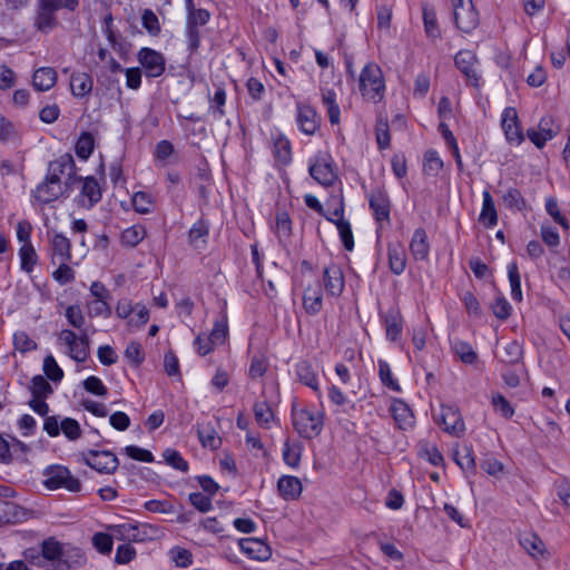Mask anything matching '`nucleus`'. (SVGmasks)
I'll list each match as a JSON object with an SVG mask.
<instances>
[{
    "mask_svg": "<svg viewBox=\"0 0 570 570\" xmlns=\"http://www.w3.org/2000/svg\"><path fill=\"white\" fill-rule=\"evenodd\" d=\"M292 422L294 430L303 439H314L321 434L324 428V412L308 407L292 409Z\"/></svg>",
    "mask_w": 570,
    "mask_h": 570,
    "instance_id": "obj_1",
    "label": "nucleus"
},
{
    "mask_svg": "<svg viewBox=\"0 0 570 570\" xmlns=\"http://www.w3.org/2000/svg\"><path fill=\"white\" fill-rule=\"evenodd\" d=\"M358 89L363 98L380 102L384 98L385 81L381 68L374 63H366L358 77Z\"/></svg>",
    "mask_w": 570,
    "mask_h": 570,
    "instance_id": "obj_2",
    "label": "nucleus"
},
{
    "mask_svg": "<svg viewBox=\"0 0 570 570\" xmlns=\"http://www.w3.org/2000/svg\"><path fill=\"white\" fill-rule=\"evenodd\" d=\"M43 485L48 490L66 489L70 492H79L81 482L73 476L70 470L63 465H49L43 470Z\"/></svg>",
    "mask_w": 570,
    "mask_h": 570,
    "instance_id": "obj_3",
    "label": "nucleus"
},
{
    "mask_svg": "<svg viewBox=\"0 0 570 570\" xmlns=\"http://www.w3.org/2000/svg\"><path fill=\"white\" fill-rule=\"evenodd\" d=\"M47 174L58 183H62L69 190L78 180H81V177L77 175V166L70 154H63L50 161Z\"/></svg>",
    "mask_w": 570,
    "mask_h": 570,
    "instance_id": "obj_4",
    "label": "nucleus"
},
{
    "mask_svg": "<svg viewBox=\"0 0 570 570\" xmlns=\"http://www.w3.org/2000/svg\"><path fill=\"white\" fill-rule=\"evenodd\" d=\"M59 342L68 346V355L77 363L87 361L90 353V337L86 330L77 335L71 330H62L58 334Z\"/></svg>",
    "mask_w": 570,
    "mask_h": 570,
    "instance_id": "obj_5",
    "label": "nucleus"
},
{
    "mask_svg": "<svg viewBox=\"0 0 570 570\" xmlns=\"http://www.w3.org/2000/svg\"><path fill=\"white\" fill-rule=\"evenodd\" d=\"M81 455L85 464L101 474H112L119 466L118 458L108 450H89Z\"/></svg>",
    "mask_w": 570,
    "mask_h": 570,
    "instance_id": "obj_6",
    "label": "nucleus"
},
{
    "mask_svg": "<svg viewBox=\"0 0 570 570\" xmlns=\"http://www.w3.org/2000/svg\"><path fill=\"white\" fill-rule=\"evenodd\" d=\"M435 422L444 432L453 436H460L465 431L463 417L455 405L442 404Z\"/></svg>",
    "mask_w": 570,
    "mask_h": 570,
    "instance_id": "obj_7",
    "label": "nucleus"
},
{
    "mask_svg": "<svg viewBox=\"0 0 570 570\" xmlns=\"http://www.w3.org/2000/svg\"><path fill=\"white\" fill-rule=\"evenodd\" d=\"M368 206L373 213L374 219L383 227V224L391 222V200L385 189L376 187L367 195Z\"/></svg>",
    "mask_w": 570,
    "mask_h": 570,
    "instance_id": "obj_8",
    "label": "nucleus"
},
{
    "mask_svg": "<svg viewBox=\"0 0 570 570\" xmlns=\"http://www.w3.org/2000/svg\"><path fill=\"white\" fill-rule=\"evenodd\" d=\"M114 535L121 541L144 542L153 538L154 527L147 523H121L112 529Z\"/></svg>",
    "mask_w": 570,
    "mask_h": 570,
    "instance_id": "obj_9",
    "label": "nucleus"
},
{
    "mask_svg": "<svg viewBox=\"0 0 570 570\" xmlns=\"http://www.w3.org/2000/svg\"><path fill=\"white\" fill-rule=\"evenodd\" d=\"M70 190L62 183H58V180L47 174L43 181L33 190V198L38 203L46 205L62 196H68Z\"/></svg>",
    "mask_w": 570,
    "mask_h": 570,
    "instance_id": "obj_10",
    "label": "nucleus"
},
{
    "mask_svg": "<svg viewBox=\"0 0 570 570\" xmlns=\"http://www.w3.org/2000/svg\"><path fill=\"white\" fill-rule=\"evenodd\" d=\"M139 63L145 69L149 78L160 77L166 70V59L164 55L151 48L144 47L137 55Z\"/></svg>",
    "mask_w": 570,
    "mask_h": 570,
    "instance_id": "obj_11",
    "label": "nucleus"
},
{
    "mask_svg": "<svg viewBox=\"0 0 570 570\" xmlns=\"http://www.w3.org/2000/svg\"><path fill=\"white\" fill-rule=\"evenodd\" d=\"M453 7V20L458 29L465 33L473 31L479 24V13L475 10L472 1H469L468 6L462 3H452Z\"/></svg>",
    "mask_w": 570,
    "mask_h": 570,
    "instance_id": "obj_12",
    "label": "nucleus"
},
{
    "mask_svg": "<svg viewBox=\"0 0 570 570\" xmlns=\"http://www.w3.org/2000/svg\"><path fill=\"white\" fill-rule=\"evenodd\" d=\"M559 126L556 125L552 116H544L541 118L538 129L530 128L527 130L528 138L541 149L548 140L553 139L559 134Z\"/></svg>",
    "mask_w": 570,
    "mask_h": 570,
    "instance_id": "obj_13",
    "label": "nucleus"
},
{
    "mask_svg": "<svg viewBox=\"0 0 570 570\" xmlns=\"http://www.w3.org/2000/svg\"><path fill=\"white\" fill-rule=\"evenodd\" d=\"M454 63L471 86L480 88L481 77L475 69L478 58L473 51L460 50L454 57Z\"/></svg>",
    "mask_w": 570,
    "mask_h": 570,
    "instance_id": "obj_14",
    "label": "nucleus"
},
{
    "mask_svg": "<svg viewBox=\"0 0 570 570\" xmlns=\"http://www.w3.org/2000/svg\"><path fill=\"white\" fill-rule=\"evenodd\" d=\"M49 255L51 263L71 259V243L62 233L55 232L49 240Z\"/></svg>",
    "mask_w": 570,
    "mask_h": 570,
    "instance_id": "obj_15",
    "label": "nucleus"
},
{
    "mask_svg": "<svg viewBox=\"0 0 570 570\" xmlns=\"http://www.w3.org/2000/svg\"><path fill=\"white\" fill-rule=\"evenodd\" d=\"M238 546L242 552L254 560L265 561L272 556L269 546L256 538H243L238 541Z\"/></svg>",
    "mask_w": 570,
    "mask_h": 570,
    "instance_id": "obj_16",
    "label": "nucleus"
},
{
    "mask_svg": "<svg viewBox=\"0 0 570 570\" xmlns=\"http://www.w3.org/2000/svg\"><path fill=\"white\" fill-rule=\"evenodd\" d=\"M330 159L322 157L309 166V175L323 186H332L337 178Z\"/></svg>",
    "mask_w": 570,
    "mask_h": 570,
    "instance_id": "obj_17",
    "label": "nucleus"
},
{
    "mask_svg": "<svg viewBox=\"0 0 570 570\" xmlns=\"http://www.w3.org/2000/svg\"><path fill=\"white\" fill-rule=\"evenodd\" d=\"M56 10L49 3L43 0H39L37 14L35 18V27L37 30L48 33L58 24V19L56 17Z\"/></svg>",
    "mask_w": 570,
    "mask_h": 570,
    "instance_id": "obj_18",
    "label": "nucleus"
},
{
    "mask_svg": "<svg viewBox=\"0 0 570 570\" xmlns=\"http://www.w3.org/2000/svg\"><path fill=\"white\" fill-rule=\"evenodd\" d=\"M82 187L80 191V205L88 209L92 208L101 200V188L94 176L81 177Z\"/></svg>",
    "mask_w": 570,
    "mask_h": 570,
    "instance_id": "obj_19",
    "label": "nucleus"
},
{
    "mask_svg": "<svg viewBox=\"0 0 570 570\" xmlns=\"http://www.w3.org/2000/svg\"><path fill=\"white\" fill-rule=\"evenodd\" d=\"M502 128L504 135L510 142L520 144L524 137L518 122V114L515 108L508 107L502 114Z\"/></svg>",
    "mask_w": 570,
    "mask_h": 570,
    "instance_id": "obj_20",
    "label": "nucleus"
},
{
    "mask_svg": "<svg viewBox=\"0 0 570 570\" xmlns=\"http://www.w3.org/2000/svg\"><path fill=\"white\" fill-rule=\"evenodd\" d=\"M324 286L330 295H341L344 289V275L338 265L331 264L324 268Z\"/></svg>",
    "mask_w": 570,
    "mask_h": 570,
    "instance_id": "obj_21",
    "label": "nucleus"
},
{
    "mask_svg": "<svg viewBox=\"0 0 570 570\" xmlns=\"http://www.w3.org/2000/svg\"><path fill=\"white\" fill-rule=\"evenodd\" d=\"M94 88L92 77L88 72L73 71L70 76V90L73 97H88Z\"/></svg>",
    "mask_w": 570,
    "mask_h": 570,
    "instance_id": "obj_22",
    "label": "nucleus"
},
{
    "mask_svg": "<svg viewBox=\"0 0 570 570\" xmlns=\"http://www.w3.org/2000/svg\"><path fill=\"white\" fill-rule=\"evenodd\" d=\"M277 491L284 500L293 501L301 497L303 485L296 476L282 475L277 481Z\"/></svg>",
    "mask_w": 570,
    "mask_h": 570,
    "instance_id": "obj_23",
    "label": "nucleus"
},
{
    "mask_svg": "<svg viewBox=\"0 0 570 570\" xmlns=\"http://www.w3.org/2000/svg\"><path fill=\"white\" fill-rule=\"evenodd\" d=\"M386 338L396 342L401 338L403 331V317L399 308H390L383 316Z\"/></svg>",
    "mask_w": 570,
    "mask_h": 570,
    "instance_id": "obj_24",
    "label": "nucleus"
},
{
    "mask_svg": "<svg viewBox=\"0 0 570 570\" xmlns=\"http://www.w3.org/2000/svg\"><path fill=\"white\" fill-rule=\"evenodd\" d=\"M296 121L299 130L306 135H313L318 128L316 111L309 106H297Z\"/></svg>",
    "mask_w": 570,
    "mask_h": 570,
    "instance_id": "obj_25",
    "label": "nucleus"
},
{
    "mask_svg": "<svg viewBox=\"0 0 570 570\" xmlns=\"http://www.w3.org/2000/svg\"><path fill=\"white\" fill-rule=\"evenodd\" d=\"M28 518V511L19 504L0 500V522L19 523Z\"/></svg>",
    "mask_w": 570,
    "mask_h": 570,
    "instance_id": "obj_26",
    "label": "nucleus"
},
{
    "mask_svg": "<svg viewBox=\"0 0 570 570\" xmlns=\"http://www.w3.org/2000/svg\"><path fill=\"white\" fill-rule=\"evenodd\" d=\"M410 252L415 261H424L430 253V244L424 228L419 227L414 230L410 242Z\"/></svg>",
    "mask_w": 570,
    "mask_h": 570,
    "instance_id": "obj_27",
    "label": "nucleus"
},
{
    "mask_svg": "<svg viewBox=\"0 0 570 570\" xmlns=\"http://www.w3.org/2000/svg\"><path fill=\"white\" fill-rule=\"evenodd\" d=\"M391 412L400 429L406 430L413 425L414 416L412 410L403 400H394L391 405Z\"/></svg>",
    "mask_w": 570,
    "mask_h": 570,
    "instance_id": "obj_28",
    "label": "nucleus"
},
{
    "mask_svg": "<svg viewBox=\"0 0 570 570\" xmlns=\"http://www.w3.org/2000/svg\"><path fill=\"white\" fill-rule=\"evenodd\" d=\"M389 266L393 274L401 275L406 267V255L401 243L389 244Z\"/></svg>",
    "mask_w": 570,
    "mask_h": 570,
    "instance_id": "obj_29",
    "label": "nucleus"
},
{
    "mask_svg": "<svg viewBox=\"0 0 570 570\" xmlns=\"http://www.w3.org/2000/svg\"><path fill=\"white\" fill-rule=\"evenodd\" d=\"M483 203L482 209L479 215V222L490 228L497 225L498 223V213L495 208L494 200L489 190H484L482 194Z\"/></svg>",
    "mask_w": 570,
    "mask_h": 570,
    "instance_id": "obj_30",
    "label": "nucleus"
},
{
    "mask_svg": "<svg viewBox=\"0 0 570 570\" xmlns=\"http://www.w3.org/2000/svg\"><path fill=\"white\" fill-rule=\"evenodd\" d=\"M57 81V72L53 68L42 67L37 69L32 76V85L38 91L51 89Z\"/></svg>",
    "mask_w": 570,
    "mask_h": 570,
    "instance_id": "obj_31",
    "label": "nucleus"
},
{
    "mask_svg": "<svg viewBox=\"0 0 570 570\" xmlns=\"http://www.w3.org/2000/svg\"><path fill=\"white\" fill-rule=\"evenodd\" d=\"M296 374H297L298 381L302 384L311 387L315 392L320 391L317 375L309 362L301 361L296 365Z\"/></svg>",
    "mask_w": 570,
    "mask_h": 570,
    "instance_id": "obj_32",
    "label": "nucleus"
},
{
    "mask_svg": "<svg viewBox=\"0 0 570 570\" xmlns=\"http://www.w3.org/2000/svg\"><path fill=\"white\" fill-rule=\"evenodd\" d=\"M59 562L67 569H76L86 563V557L80 548L65 547Z\"/></svg>",
    "mask_w": 570,
    "mask_h": 570,
    "instance_id": "obj_33",
    "label": "nucleus"
},
{
    "mask_svg": "<svg viewBox=\"0 0 570 570\" xmlns=\"http://www.w3.org/2000/svg\"><path fill=\"white\" fill-rule=\"evenodd\" d=\"M322 102L327 108V115L332 125L340 122L341 110L336 102V94L333 89H322Z\"/></svg>",
    "mask_w": 570,
    "mask_h": 570,
    "instance_id": "obj_34",
    "label": "nucleus"
},
{
    "mask_svg": "<svg viewBox=\"0 0 570 570\" xmlns=\"http://www.w3.org/2000/svg\"><path fill=\"white\" fill-rule=\"evenodd\" d=\"M519 542L531 557L543 554L544 543L538 534L525 532L520 535Z\"/></svg>",
    "mask_w": 570,
    "mask_h": 570,
    "instance_id": "obj_35",
    "label": "nucleus"
},
{
    "mask_svg": "<svg viewBox=\"0 0 570 570\" xmlns=\"http://www.w3.org/2000/svg\"><path fill=\"white\" fill-rule=\"evenodd\" d=\"M325 218L336 226L344 248L348 252L353 250L354 237L350 222L346 219H333L328 216H325Z\"/></svg>",
    "mask_w": 570,
    "mask_h": 570,
    "instance_id": "obj_36",
    "label": "nucleus"
},
{
    "mask_svg": "<svg viewBox=\"0 0 570 570\" xmlns=\"http://www.w3.org/2000/svg\"><path fill=\"white\" fill-rule=\"evenodd\" d=\"M424 30L429 38L438 39L441 36L435 10L432 7L424 6L422 10Z\"/></svg>",
    "mask_w": 570,
    "mask_h": 570,
    "instance_id": "obj_37",
    "label": "nucleus"
},
{
    "mask_svg": "<svg viewBox=\"0 0 570 570\" xmlns=\"http://www.w3.org/2000/svg\"><path fill=\"white\" fill-rule=\"evenodd\" d=\"M94 148H95V138H94L92 134L89 131L81 132V135L79 136V138L76 142V146H75L76 155L80 159L87 160L90 157V155L92 154Z\"/></svg>",
    "mask_w": 570,
    "mask_h": 570,
    "instance_id": "obj_38",
    "label": "nucleus"
},
{
    "mask_svg": "<svg viewBox=\"0 0 570 570\" xmlns=\"http://www.w3.org/2000/svg\"><path fill=\"white\" fill-rule=\"evenodd\" d=\"M508 277L511 286V297L517 301H522V291H521V276L519 272L518 264L515 262H511L508 265Z\"/></svg>",
    "mask_w": 570,
    "mask_h": 570,
    "instance_id": "obj_39",
    "label": "nucleus"
},
{
    "mask_svg": "<svg viewBox=\"0 0 570 570\" xmlns=\"http://www.w3.org/2000/svg\"><path fill=\"white\" fill-rule=\"evenodd\" d=\"M21 269L31 273L38 262V255L31 243L23 244L19 249Z\"/></svg>",
    "mask_w": 570,
    "mask_h": 570,
    "instance_id": "obj_40",
    "label": "nucleus"
},
{
    "mask_svg": "<svg viewBox=\"0 0 570 570\" xmlns=\"http://www.w3.org/2000/svg\"><path fill=\"white\" fill-rule=\"evenodd\" d=\"M454 460L456 464L464 471H475V458L472 446L464 445L462 450L455 451Z\"/></svg>",
    "mask_w": 570,
    "mask_h": 570,
    "instance_id": "obj_41",
    "label": "nucleus"
},
{
    "mask_svg": "<svg viewBox=\"0 0 570 570\" xmlns=\"http://www.w3.org/2000/svg\"><path fill=\"white\" fill-rule=\"evenodd\" d=\"M29 390L31 395L38 399H47L53 393L52 386L42 375H36L31 379Z\"/></svg>",
    "mask_w": 570,
    "mask_h": 570,
    "instance_id": "obj_42",
    "label": "nucleus"
},
{
    "mask_svg": "<svg viewBox=\"0 0 570 570\" xmlns=\"http://www.w3.org/2000/svg\"><path fill=\"white\" fill-rule=\"evenodd\" d=\"M443 168V160L436 150L430 149L424 154L423 171L425 175L436 176Z\"/></svg>",
    "mask_w": 570,
    "mask_h": 570,
    "instance_id": "obj_43",
    "label": "nucleus"
},
{
    "mask_svg": "<svg viewBox=\"0 0 570 570\" xmlns=\"http://www.w3.org/2000/svg\"><path fill=\"white\" fill-rule=\"evenodd\" d=\"M146 230L141 226H131L126 228L120 236L121 244L129 247H136L145 237Z\"/></svg>",
    "mask_w": 570,
    "mask_h": 570,
    "instance_id": "obj_44",
    "label": "nucleus"
},
{
    "mask_svg": "<svg viewBox=\"0 0 570 570\" xmlns=\"http://www.w3.org/2000/svg\"><path fill=\"white\" fill-rule=\"evenodd\" d=\"M209 227L204 219L197 220L188 232L189 243L196 247L199 246V240L205 244L208 236Z\"/></svg>",
    "mask_w": 570,
    "mask_h": 570,
    "instance_id": "obj_45",
    "label": "nucleus"
},
{
    "mask_svg": "<svg viewBox=\"0 0 570 570\" xmlns=\"http://www.w3.org/2000/svg\"><path fill=\"white\" fill-rule=\"evenodd\" d=\"M453 350L459 358L465 364H474L478 361V354L474 352L472 345L464 341H455Z\"/></svg>",
    "mask_w": 570,
    "mask_h": 570,
    "instance_id": "obj_46",
    "label": "nucleus"
},
{
    "mask_svg": "<svg viewBox=\"0 0 570 570\" xmlns=\"http://www.w3.org/2000/svg\"><path fill=\"white\" fill-rule=\"evenodd\" d=\"M63 548L65 546H62L60 542H58L53 538H49L42 542L41 553L42 557L47 560L59 561L61 554H63Z\"/></svg>",
    "mask_w": 570,
    "mask_h": 570,
    "instance_id": "obj_47",
    "label": "nucleus"
},
{
    "mask_svg": "<svg viewBox=\"0 0 570 570\" xmlns=\"http://www.w3.org/2000/svg\"><path fill=\"white\" fill-rule=\"evenodd\" d=\"M254 415L256 422L267 429L269 426L271 421L274 419V414L272 409L269 407L268 403L263 402H256L253 407Z\"/></svg>",
    "mask_w": 570,
    "mask_h": 570,
    "instance_id": "obj_48",
    "label": "nucleus"
},
{
    "mask_svg": "<svg viewBox=\"0 0 570 570\" xmlns=\"http://www.w3.org/2000/svg\"><path fill=\"white\" fill-rule=\"evenodd\" d=\"M141 24L153 37L158 36L161 31L159 19L151 9H145L142 11Z\"/></svg>",
    "mask_w": 570,
    "mask_h": 570,
    "instance_id": "obj_49",
    "label": "nucleus"
},
{
    "mask_svg": "<svg viewBox=\"0 0 570 570\" xmlns=\"http://www.w3.org/2000/svg\"><path fill=\"white\" fill-rule=\"evenodd\" d=\"M505 207L522 210L525 208V199L518 188H509L502 196Z\"/></svg>",
    "mask_w": 570,
    "mask_h": 570,
    "instance_id": "obj_50",
    "label": "nucleus"
},
{
    "mask_svg": "<svg viewBox=\"0 0 570 570\" xmlns=\"http://www.w3.org/2000/svg\"><path fill=\"white\" fill-rule=\"evenodd\" d=\"M523 348L517 341L509 342L503 348L502 362L507 364H517L521 361Z\"/></svg>",
    "mask_w": 570,
    "mask_h": 570,
    "instance_id": "obj_51",
    "label": "nucleus"
},
{
    "mask_svg": "<svg viewBox=\"0 0 570 570\" xmlns=\"http://www.w3.org/2000/svg\"><path fill=\"white\" fill-rule=\"evenodd\" d=\"M165 462L171 468L181 472L188 471V462L181 456V454L174 449H166L163 453Z\"/></svg>",
    "mask_w": 570,
    "mask_h": 570,
    "instance_id": "obj_52",
    "label": "nucleus"
},
{
    "mask_svg": "<svg viewBox=\"0 0 570 570\" xmlns=\"http://www.w3.org/2000/svg\"><path fill=\"white\" fill-rule=\"evenodd\" d=\"M69 261H59L58 268L52 273V278L60 285H66L75 279L73 269L67 264Z\"/></svg>",
    "mask_w": 570,
    "mask_h": 570,
    "instance_id": "obj_53",
    "label": "nucleus"
},
{
    "mask_svg": "<svg viewBox=\"0 0 570 570\" xmlns=\"http://www.w3.org/2000/svg\"><path fill=\"white\" fill-rule=\"evenodd\" d=\"M379 375L384 386L395 392L401 391L397 381L392 377V372L389 363L383 360L379 361Z\"/></svg>",
    "mask_w": 570,
    "mask_h": 570,
    "instance_id": "obj_54",
    "label": "nucleus"
},
{
    "mask_svg": "<svg viewBox=\"0 0 570 570\" xmlns=\"http://www.w3.org/2000/svg\"><path fill=\"white\" fill-rule=\"evenodd\" d=\"M92 546L99 553L108 556L112 551V537L105 532H97L92 535Z\"/></svg>",
    "mask_w": 570,
    "mask_h": 570,
    "instance_id": "obj_55",
    "label": "nucleus"
},
{
    "mask_svg": "<svg viewBox=\"0 0 570 570\" xmlns=\"http://www.w3.org/2000/svg\"><path fill=\"white\" fill-rule=\"evenodd\" d=\"M43 372L52 382H60L63 377V371L60 368L52 355H47L43 360Z\"/></svg>",
    "mask_w": 570,
    "mask_h": 570,
    "instance_id": "obj_56",
    "label": "nucleus"
},
{
    "mask_svg": "<svg viewBox=\"0 0 570 570\" xmlns=\"http://www.w3.org/2000/svg\"><path fill=\"white\" fill-rule=\"evenodd\" d=\"M283 459L288 466L297 468L301 462V446L292 445L289 441H286L283 449Z\"/></svg>",
    "mask_w": 570,
    "mask_h": 570,
    "instance_id": "obj_57",
    "label": "nucleus"
},
{
    "mask_svg": "<svg viewBox=\"0 0 570 570\" xmlns=\"http://www.w3.org/2000/svg\"><path fill=\"white\" fill-rule=\"evenodd\" d=\"M13 345L16 350L22 353L37 350L38 347L37 343L23 331L13 334Z\"/></svg>",
    "mask_w": 570,
    "mask_h": 570,
    "instance_id": "obj_58",
    "label": "nucleus"
},
{
    "mask_svg": "<svg viewBox=\"0 0 570 570\" xmlns=\"http://www.w3.org/2000/svg\"><path fill=\"white\" fill-rule=\"evenodd\" d=\"M134 209L139 214H148L151 212V196L145 191H137L132 196Z\"/></svg>",
    "mask_w": 570,
    "mask_h": 570,
    "instance_id": "obj_59",
    "label": "nucleus"
},
{
    "mask_svg": "<svg viewBox=\"0 0 570 570\" xmlns=\"http://www.w3.org/2000/svg\"><path fill=\"white\" fill-rule=\"evenodd\" d=\"M228 333V326H227V316L225 314L222 315L220 320H217L214 323V327L208 335L209 338H212L216 344L224 343L226 336Z\"/></svg>",
    "mask_w": 570,
    "mask_h": 570,
    "instance_id": "obj_60",
    "label": "nucleus"
},
{
    "mask_svg": "<svg viewBox=\"0 0 570 570\" xmlns=\"http://www.w3.org/2000/svg\"><path fill=\"white\" fill-rule=\"evenodd\" d=\"M187 24L191 26H205L210 19V12L207 9H187Z\"/></svg>",
    "mask_w": 570,
    "mask_h": 570,
    "instance_id": "obj_61",
    "label": "nucleus"
},
{
    "mask_svg": "<svg viewBox=\"0 0 570 570\" xmlns=\"http://www.w3.org/2000/svg\"><path fill=\"white\" fill-rule=\"evenodd\" d=\"M60 431L66 435L70 441H76L81 436V429L79 423L71 417H66L61 421Z\"/></svg>",
    "mask_w": 570,
    "mask_h": 570,
    "instance_id": "obj_62",
    "label": "nucleus"
},
{
    "mask_svg": "<svg viewBox=\"0 0 570 570\" xmlns=\"http://www.w3.org/2000/svg\"><path fill=\"white\" fill-rule=\"evenodd\" d=\"M303 306L307 314H317L322 308V295L320 293L312 295L306 291L303 296Z\"/></svg>",
    "mask_w": 570,
    "mask_h": 570,
    "instance_id": "obj_63",
    "label": "nucleus"
},
{
    "mask_svg": "<svg viewBox=\"0 0 570 570\" xmlns=\"http://www.w3.org/2000/svg\"><path fill=\"white\" fill-rule=\"evenodd\" d=\"M170 556L177 567L187 568L193 563V554L189 550L185 548H173L170 550Z\"/></svg>",
    "mask_w": 570,
    "mask_h": 570,
    "instance_id": "obj_64",
    "label": "nucleus"
}]
</instances>
